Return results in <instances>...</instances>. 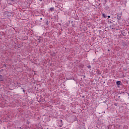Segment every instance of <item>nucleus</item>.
<instances>
[{"label":"nucleus","mask_w":129,"mask_h":129,"mask_svg":"<svg viewBox=\"0 0 129 129\" xmlns=\"http://www.w3.org/2000/svg\"><path fill=\"white\" fill-rule=\"evenodd\" d=\"M45 24H46V25H49V21H48V20H47V21H46V22H45Z\"/></svg>","instance_id":"6"},{"label":"nucleus","mask_w":129,"mask_h":129,"mask_svg":"<svg viewBox=\"0 0 129 129\" xmlns=\"http://www.w3.org/2000/svg\"><path fill=\"white\" fill-rule=\"evenodd\" d=\"M38 43H41V40H40V39H38Z\"/></svg>","instance_id":"7"},{"label":"nucleus","mask_w":129,"mask_h":129,"mask_svg":"<svg viewBox=\"0 0 129 129\" xmlns=\"http://www.w3.org/2000/svg\"><path fill=\"white\" fill-rule=\"evenodd\" d=\"M103 102L105 103L106 102V101H104Z\"/></svg>","instance_id":"13"},{"label":"nucleus","mask_w":129,"mask_h":129,"mask_svg":"<svg viewBox=\"0 0 129 129\" xmlns=\"http://www.w3.org/2000/svg\"><path fill=\"white\" fill-rule=\"evenodd\" d=\"M62 125H63V124L61 123V124L59 126H62Z\"/></svg>","instance_id":"11"},{"label":"nucleus","mask_w":129,"mask_h":129,"mask_svg":"<svg viewBox=\"0 0 129 129\" xmlns=\"http://www.w3.org/2000/svg\"><path fill=\"white\" fill-rule=\"evenodd\" d=\"M40 20H42V18H41Z\"/></svg>","instance_id":"17"},{"label":"nucleus","mask_w":129,"mask_h":129,"mask_svg":"<svg viewBox=\"0 0 129 129\" xmlns=\"http://www.w3.org/2000/svg\"><path fill=\"white\" fill-rule=\"evenodd\" d=\"M40 1V2H42V0H39Z\"/></svg>","instance_id":"14"},{"label":"nucleus","mask_w":129,"mask_h":129,"mask_svg":"<svg viewBox=\"0 0 129 129\" xmlns=\"http://www.w3.org/2000/svg\"><path fill=\"white\" fill-rule=\"evenodd\" d=\"M108 18H110V16H108Z\"/></svg>","instance_id":"12"},{"label":"nucleus","mask_w":129,"mask_h":129,"mask_svg":"<svg viewBox=\"0 0 129 129\" xmlns=\"http://www.w3.org/2000/svg\"><path fill=\"white\" fill-rule=\"evenodd\" d=\"M12 2H13L14 3H15V0H11Z\"/></svg>","instance_id":"8"},{"label":"nucleus","mask_w":129,"mask_h":129,"mask_svg":"<svg viewBox=\"0 0 129 129\" xmlns=\"http://www.w3.org/2000/svg\"><path fill=\"white\" fill-rule=\"evenodd\" d=\"M59 122H62V120H60Z\"/></svg>","instance_id":"10"},{"label":"nucleus","mask_w":129,"mask_h":129,"mask_svg":"<svg viewBox=\"0 0 129 129\" xmlns=\"http://www.w3.org/2000/svg\"><path fill=\"white\" fill-rule=\"evenodd\" d=\"M23 92H24V93H25V90L24 89L23 90Z\"/></svg>","instance_id":"9"},{"label":"nucleus","mask_w":129,"mask_h":129,"mask_svg":"<svg viewBox=\"0 0 129 129\" xmlns=\"http://www.w3.org/2000/svg\"><path fill=\"white\" fill-rule=\"evenodd\" d=\"M21 89H24V88H21Z\"/></svg>","instance_id":"15"},{"label":"nucleus","mask_w":129,"mask_h":129,"mask_svg":"<svg viewBox=\"0 0 129 129\" xmlns=\"http://www.w3.org/2000/svg\"><path fill=\"white\" fill-rule=\"evenodd\" d=\"M4 80V77L3 76L0 75V81H3Z\"/></svg>","instance_id":"3"},{"label":"nucleus","mask_w":129,"mask_h":129,"mask_svg":"<svg viewBox=\"0 0 129 129\" xmlns=\"http://www.w3.org/2000/svg\"><path fill=\"white\" fill-rule=\"evenodd\" d=\"M117 20H118L119 21L120 20H121V16H118V15H117Z\"/></svg>","instance_id":"1"},{"label":"nucleus","mask_w":129,"mask_h":129,"mask_svg":"<svg viewBox=\"0 0 129 129\" xmlns=\"http://www.w3.org/2000/svg\"><path fill=\"white\" fill-rule=\"evenodd\" d=\"M108 51H109V49H108Z\"/></svg>","instance_id":"16"},{"label":"nucleus","mask_w":129,"mask_h":129,"mask_svg":"<svg viewBox=\"0 0 129 129\" xmlns=\"http://www.w3.org/2000/svg\"><path fill=\"white\" fill-rule=\"evenodd\" d=\"M50 11H51V12H53V11H54V8H50Z\"/></svg>","instance_id":"4"},{"label":"nucleus","mask_w":129,"mask_h":129,"mask_svg":"<svg viewBox=\"0 0 129 129\" xmlns=\"http://www.w3.org/2000/svg\"><path fill=\"white\" fill-rule=\"evenodd\" d=\"M102 17H103V18H106V15H105V14H104H104H102Z\"/></svg>","instance_id":"5"},{"label":"nucleus","mask_w":129,"mask_h":129,"mask_svg":"<svg viewBox=\"0 0 129 129\" xmlns=\"http://www.w3.org/2000/svg\"><path fill=\"white\" fill-rule=\"evenodd\" d=\"M120 83H121V82H120V81H118L116 82V85L118 86L120 85Z\"/></svg>","instance_id":"2"}]
</instances>
